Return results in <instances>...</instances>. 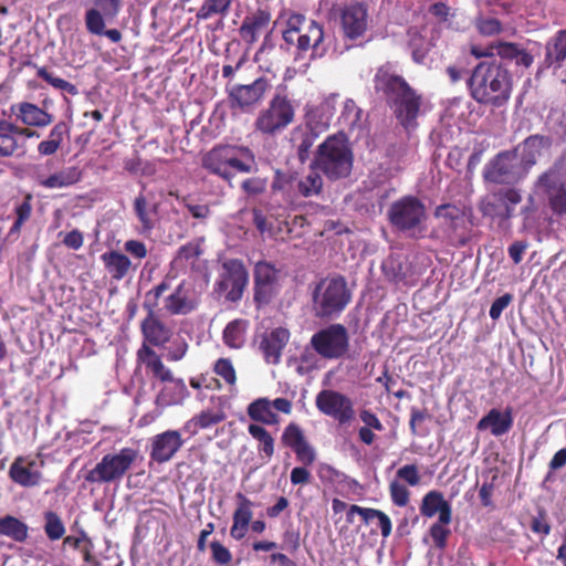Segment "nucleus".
<instances>
[{
    "label": "nucleus",
    "mask_w": 566,
    "mask_h": 566,
    "mask_svg": "<svg viewBox=\"0 0 566 566\" xmlns=\"http://www.w3.org/2000/svg\"><path fill=\"white\" fill-rule=\"evenodd\" d=\"M373 82L375 92L385 99L398 123L405 129L415 128L422 106V95L390 63L376 70Z\"/></svg>",
    "instance_id": "nucleus-1"
},
{
    "label": "nucleus",
    "mask_w": 566,
    "mask_h": 566,
    "mask_svg": "<svg viewBox=\"0 0 566 566\" xmlns=\"http://www.w3.org/2000/svg\"><path fill=\"white\" fill-rule=\"evenodd\" d=\"M470 96L480 105L501 108L511 99L514 75L496 59L479 62L467 80Z\"/></svg>",
    "instance_id": "nucleus-2"
},
{
    "label": "nucleus",
    "mask_w": 566,
    "mask_h": 566,
    "mask_svg": "<svg viewBox=\"0 0 566 566\" xmlns=\"http://www.w3.org/2000/svg\"><path fill=\"white\" fill-rule=\"evenodd\" d=\"M353 149L346 133L329 135L318 145L310 168L321 171L328 180L336 181L350 175Z\"/></svg>",
    "instance_id": "nucleus-3"
},
{
    "label": "nucleus",
    "mask_w": 566,
    "mask_h": 566,
    "mask_svg": "<svg viewBox=\"0 0 566 566\" xmlns=\"http://www.w3.org/2000/svg\"><path fill=\"white\" fill-rule=\"evenodd\" d=\"M352 300L347 281L343 275L322 279L312 293L313 314L319 319L338 317Z\"/></svg>",
    "instance_id": "nucleus-4"
},
{
    "label": "nucleus",
    "mask_w": 566,
    "mask_h": 566,
    "mask_svg": "<svg viewBox=\"0 0 566 566\" xmlns=\"http://www.w3.org/2000/svg\"><path fill=\"white\" fill-rule=\"evenodd\" d=\"M387 214L389 223L396 230L409 238L422 237L426 230L427 209L418 197H401L390 205Z\"/></svg>",
    "instance_id": "nucleus-5"
},
{
    "label": "nucleus",
    "mask_w": 566,
    "mask_h": 566,
    "mask_svg": "<svg viewBox=\"0 0 566 566\" xmlns=\"http://www.w3.org/2000/svg\"><path fill=\"white\" fill-rule=\"evenodd\" d=\"M535 187L545 198L554 216H566V160L564 157L557 158L538 176Z\"/></svg>",
    "instance_id": "nucleus-6"
},
{
    "label": "nucleus",
    "mask_w": 566,
    "mask_h": 566,
    "mask_svg": "<svg viewBox=\"0 0 566 566\" xmlns=\"http://www.w3.org/2000/svg\"><path fill=\"white\" fill-rule=\"evenodd\" d=\"M245 151L247 148L233 145L214 146L203 155L202 167L230 184L237 172L251 171V166L241 158Z\"/></svg>",
    "instance_id": "nucleus-7"
},
{
    "label": "nucleus",
    "mask_w": 566,
    "mask_h": 566,
    "mask_svg": "<svg viewBox=\"0 0 566 566\" xmlns=\"http://www.w3.org/2000/svg\"><path fill=\"white\" fill-rule=\"evenodd\" d=\"M310 347L326 360L349 359L350 335L340 323L329 324L316 331L310 339Z\"/></svg>",
    "instance_id": "nucleus-8"
},
{
    "label": "nucleus",
    "mask_w": 566,
    "mask_h": 566,
    "mask_svg": "<svg viewBox=\"0 0 566 566\" xmlns=\"http://www.w3.org/2000/svg\"><path fill=\"white\" fill-rule=\"evenodd\" d=\"M170 287L169 279L165 277L145 295L143 306L147 311V315L142 321L140 328L145 340L153 346L161 347L167 344L172 336V331L155 314L159 298L165 292L170 290Z\"/></svg>",
    "instance_id": "nucleus-9"
},
{
    "label": "nucleus",
    "mask_w": 566,
    "mask_h": 566,
    "mask_svg": "<svg viewBox=\"0 0 566 566\" xmlns=\"http://www.w3.org/2000/svg\"><path fill=\"white\" fill-rule=\"evenodd\" d=\"M295 118L293 101L286 94L276 93L269 102L266 108L262 109L254 122L255 132L276 136L290 126Z\"/></svg>",
    "instance_id": "nucleus-10"
},
{
    "label": "nucleus",
    "mask_w": 566,
    "mask_h": 566,
    "mask_svg": "<svg viewBox=\"0 0 566 566\" xmlns=\"http://www.w3.org/2000/svg\"><path fill=\"white\" fill-rule=\"evenodd\" d=\"M138 458V450L123 448L118 452L106 453L101 461L90 470L84 479L88 483H113L122 480Z\"/></svg>",
    "instance_id": "nucleus-11"
},
{
    "label": "nucleus",
    "mask_w": 566,
    "mask_h": 566,
    "mask_svg": "<svg viewBox=\"0 0 566 566\" xmlns=\"http://www.w3.org/2000/svg\"><path fill=\"white\" fill-rule=\"evenodd\" d=\"M527 175L518 161L517 149L505 150L493 157L483 168L485 182L514 185Z\"/></svg>",
    "instance_id": "nucleus-12"
},
{
    "label": "nucleus",
    "mask_w": 566,
    "mask_h": 566,
    "mask_svg": "<svg viewBox=\"0 0 566 566\" xmlns=\"http://www.w3.org/2000/svg\"><path fill=\"white\" fill-rule=\"evenodd\" d=\"M249 282V273L239 259H229L222 263V272L214 284V292L224 295L229 302L237 303L243 296Z\"/></svg>",
    "instance_id": "nucleus-13"
},
{
    "label": "nucleus",
    "mask_w": 566,
    "mask_h": 566,
    "mask_svg": "<svg viewBox=\"0 0 566 566\" xmlns=\"http://www.w3.org/2000/svg\"><path fill=\"white\" fill-rule=\"evenodd\" d=\"M317 410L338 424L349 423L355 418L353 400L345 394L334 389H323L315 397Z\"/></svg>",
    "instance_id": "nucleus-14"
},
{
    "label": "nucleus",
    "mask_w": 566,
    "mask_h": 566,
    "mask_svg": "<svg viewBox=\"0 0 566 566\" xmlns=\"http://www.w3.org/2000/svg\"><path fill=\"white\" fill-rule=\"evenodd\" d=\"M271 20L272 13L268 7L258 8L243 18L238 30L241 40L249 46L253 45L261 35H264L263 43L255 54V60L265 50L270 40L272 33L270 29Z\"/></svg>",
    "instance_id": "nucleus-15"
},
{
    "label": "nucleus",
    "mask_w": 566,
    "mask_h": 566,
    "mask_svg": "<svg viewBox=\"0 0 566 566\" xmlns=\"http://www.w3.org/2000/svg\"><path fill=\"white\" fill-rule=\"evenodd\" d=\"M270 87L265 76L258 77L251 84H227L230 107L248 112L262 102Z\"/></svg>",
    "instance_id": "nucleus-16"
},
{
    "label": "nucleus",
    "mask_w": 566,
    "mask_h": 566,
    "mask_svg": "<svg viewBox=\"0 0 566 566\" xmlns=\"http://www.w3.org/2000/svg\"><path fill=\"white\" fill-rule=\"evenodd\" d=\"M279 270L266 261H259L253 270V301L256 307L272 302L279 293Z\"/></svg>",
    "instance_id": "nucleus-17"
},
{
    "label": "nucleus",
    "mask_w": 566,
    "mask_h": 566,
    "mask_svg": "<svg viewBox=\"0 0 566 566\" xmlns=\"http://www.w3.org/2000/svg\"><path fill=\"white\" fill-rule=\"evenodd\" d=\"M369 24L368 8L365 2L356 1L340 11V27L344 38L350 41L363 38Z\"/></svg>",
    "instance_id": "nucleus-18"
},
{
    "label": "nucleus",
    "mask_w": 566,
    "mask_h": 566,
    "mask_svg": "<svg viewBox=\"0 0 566 566\" xmlns=\"http://www.w3.org/2000/svg\"><path fill=\"white\" fill-rule=\"evenodd\" d=\"M184 444L185 440L179 430H166L151 437L149 457L156 463H166L180 451Z\"/></svg>",
    "instance_id": "nucleus-19"
},
{
    "label": "nucleus",
    "mask_w": 566,
    "mask_h": 566,
    "mask_svg": "<svg viewBox=\"0 0 566 566\" xmlns=\"http://www.w3.org/2000/svg\"><path fill=\"white\" fill-rule=\"evenodd\" d=\"M198 306L199 297L191 284L185 280L164 300V310L171 316L188 315L196 311Z\"/></svg>",
    "instance_id": "nucleus-20"
},
{
    "label": "nucleus",
    "mask_w": 566,
    "mask_h": 566,
    "mask_svg": "<svg viewBox=\"0 0 566 566\" xmlns=\"http://www.w3.org/2000/svg\"><path fill=\"white\" fill-rule=\"evenodd\" d=\"M281 442L295 453L296 460L303 465H312L315 462V449L310 444L302 428L297 423L290 422L284 428Z\"/></svg>",
    "instance_id": "nucleus-21"
},
{
    "label": "nucleus",
    "mask_w": 566,
    "mask_h": 566,
    "mask_svg": "<svg viewBox=\"0 0 566 566\" xmlns=\"http://www.w3.org/2000/svg\"><path fill=\"white\" fill-rule=\"evenodd\" d=\"M334 104L335 97L331 96L325 98L318 105H306L304 109L305 112L303 116V123L301 125L321 136L328 129L331 125L335 109Z\"/></svg>",
    "instance_id": "nucleus-22"
},
{
    "label": "nucleus",
    "mask_w": 566,
    "mask_h": 566,
    "mask_svg": "<svg viewBox=\"0 0 566 566\" xmlns=\"http://www.w3.org/2000/svg\"><path fill=\"white\" fill-rule=\"evenodd\" d=\"M36 461L30 457L19 455L10 465L9 478L23 488H33L40 484L42 472L35 469Z\"/></svg>",
    "instance_id": "nucleus-23"
},
{
    "label": "nucleus",
    "mask_w": 566,
    "mask_h": 566,
    "mask_svg": "<svg viewBox=\"0 0 566 566\" xmlns=\"http://www.w3.org/2000/svg\"><path fill=\"white\" fill-rule=\"evenodd\" d=\"M237 506L232 514V525L230 527V536L235 541L243 539L249 531L250 523L253 517V502L242 492H237Z\"/></svg>",
    "instance_id": "nucleus-24"
},
{
    "label": "nucleus",
    "mask_w": 566,
    "mask_h": 566,
    "mask_svg": "<svg viewBox=\"0 0 566 566\" xmlns=\"http://www.w3.org/2000/svg\"><path fill=\"white\" fill-rule=\"evenodd\" d=\"M290 340V332L284 327H276L263 335L260 349L268 364L277 365L281 361L282 352Z\"/></svg>",
    "instance_id": "nucleus-25"
},
{
    "label": "nucleus",
    "mask_w": 566,
    "mask_h": 566,
    "mask_svg": "<svg viewBox=\"0 0 566 566\" xmlns=\"http://www.w3.org/2000/svg\"><path fill=\"white\" fill-rule=\"evenodd\" d=\"M11 112L24 126L43 128L52 124V114L30 102H21L11 105Z\"/></svg>",
    "instance_id": "nucleus-26"
},
{
    "label": "nucleus",
    "mask_w": 566,
    "mask_h": 566,
    "mask_svg": "<svg viewBox=\"0 0 566 566\" xmlns=\"http://www.w3.org/2000/svg\"><path fill=\"white\" fill-rule=\"evenodd\" d=\"M419 510L423 517L432 518L438 514V520L441 523H451L452 521V506L440 491L432 490L426 493Z\"/></svg>",
    "instance_id": "nucleus-27"
},
{
    "label": "nucleus",
    "mask_w": 566,
    "mask_h": 566,
    "mask_svg": "<svg viewBox=\"0 0 566 566\" xmlns=\"http://www.w3.org/2000/svg\"><path fill=\"white\" fill-rule=\"evenodd\" d=\"M553 140L549 136L534 134L526 137L516 149H522L521 159L518 161L526 169L528 174L530 169L536 165L537 158L542 155L543 150H549L552 148Z\"/></svg>",
    "instance_id": "nucleus-28"
},
{
    "label": "nucleus",
    "mask_w": 566,
    "mask_h": 566,
    "mask_svg": "<svg viewBox=\"0 0 566 566\" xmlns=\"http://www.w3.org/2000/svg\"><path fill=\"white\" fill-rule=\"evenodd\" d=\"M513 427V412L512 408L507 407L504 411L492 408L485 416H483L476 424L479 431L490 430L494 437H500L507 433Z\"/></svg>",
    "instance_id": "nucleus-29"
},
{
    "label": "nucleus",
    "mask_w": 566,
    "mask_h": 566,
    "mask_svg": "<svg viewBox=\"0 0 566 566\" xmlns=\"http://www.w3.org/2000/svg\"><path fill=\"white\" fill-rule=\"evenodd\" d=\"M137 360L145 366L147 373L159 381L169 382L174 380L171 370L164 365L160 356L147 344L144 343L138 349Z\"/></svg>",
    "instance_id": "nucleus-30"
},
{
    "label": "nucleus",
    "mask_w": 566,
    "mask_h": 566,
    "mask_svg": "<svg viewBox=\"0 0 566 566\" xmlns=\"http://www.w3.org/2000/svg\"><path fill=\"white\" fill-rule=\"evenodd\" d=\"M492 51L500 57L499 61H515L517 66L525 69H528L534 62L533 55L514 42L494 41Z\"/></svg>",
    "instance_id": "nucleus-31"
},
{
    "label": "nucleus",
    "mask_w": 566,
    "mask_h": 566,
    "mask_svg": "<svg viewBox=\"0 0 566 566\" xmlns=\"http://www.w3.org/2000/svg\"><path fill=\"white\" fill-rule=\"evenodd\" d=\"M324 40L323 25L314 20L308 21L303 31L300 32L296 39V46L300 52L313 50V55H323L325 49L322 48Z\"/></svg>",
    "instance_id": "nucleus-32"
},
{
    "label": "nucleus",
    "mask_w": 566,
    "mask_h": 566,
    "mask_svg": "<svg viewBox=\"0 0 566 566\" xmlns=\"http://www.w3.org/2000/svg\"><path fill=\"white\" fill-rule=\"evenodd\" d=\"M566 60V29L558 30L545 45L543 67L560 69Z\"/></svg>",
    "instance_id": "nucleus-33"
},
{
    "label": "nucleus",
    "mask_w": 566,
    "mask_h": 566,
    "mask_svg": "<svg viewBox=\"0 0 566 566\" xmlns=\"http://www.w3.org/2000/svg\"><path fill=\"white\" fill-rule=\"evenodd\" d=\"M319 135L311 132L301 124L291 132L290 142L301 164H305L311 156V150Z\"/></svg>",
    "instance_id": "nucleus-34"
},
{
    "label": "nucleus",
    "mask_w": 566,
    "mask_h": 566,
    "mask_svg": "<svg viewBox=\"0 0 566 566\" xmlns=\"http://www.w3.org/2000/svg\"><path fill=\"white\" fill-rule=\"evenodd\" d=\"M123 8V0H94V7L86 10L84 15L85 24L95 23V17L99 15L103 21H113L117 18Z\"/></svg>",
    "instance_id": "nucleus-35"
},
{
    "label": "nucleus",
    "mask_w": 566,
    "mask_h": 566,
    "mask_svg": "<svg viewBox=\"0 0 566 566\" xmlns=\"http://www.w3.org/2000/svg\"><path fill=\"white\" fill-rule=\"evenodd\" d=\"M106 271L115 281L123 280L132 270V261L129 258L118 251H108L101 255Z\"/></svg>",
    "instance_id": "nucleus-36"
},
{
    "label": "nucleus",
    "mask_w": 566,
    "mask_h": 566,
    "mask_svg": "<svg viewBox=\"0 0 566 566\" xmlns=\"http://www.w3.org/2000/svg\"><path fill=\"white\" fill-rule=\"evenodd\" d=\"M82 172L77 167H66L49 177H39L38 184L46 189L66 188L81 180Z\"/></svg>",
    "instance_id": "nucleus-37"
},
{
    "label": "nucleus",
    "mask_w": 566,
    "mask_h": 566,
    "mask_svg": "<svg viewBox=\"0 0 566 566\" xmlns=\"http://www.w3.org/2000/svg\"><path fill=\"white\" fill-rule=\"evenodd\" d=\"M248 416L256 422L274 426L280 422L279 416L273 411L271 400L258 398L248 406Z\"/></svg>",
    "instance_id": "nucleus-38"
},
{
    "label": "nucleus",
    "mask_w": 566,
    "mask_h": 566,
    "mask_svg": "<svg viewBox=\"0 0 566 566\" xmlns=\"http://www.w3.org/2000/svg\"><path fill=\"white\" fill-rule=\"evenodd\" d=\"M248 432L259 442L258 451L261 459L269 462L275 452L274 438L264 427L256 423L249 424Z\"/></svg>",
    "instance_id": "nucleus-39"
},
{
    "label": "nucleus",
    "mask_w": 566,
    "mask_h": 566,
    "mask_svg": "<svg viewBox=\"0 0 566 566\" xmlns=\"http://www.w3.org/2000/svg\"><path fill=\"white\" fill-rule=\"evenodd\" d=\"M0 535L10 537L18 543H23L29 536V527L18 517L6 515L0 517Z\"/></svg>",
    "instance_id": "nucleus-40"
},
{
    "label": "nucleus",
    "mask_w": 566,
    "mask_h": 566,
    "mask_svg": "<svg viewBox=\"0 0 566 566\" xmlns=\"http://www.w3.org/2000/svg\"><path fill=\"white\" fill-rule=\"evenodd\" d=\"M133 206L135 214L140 222L143 230L145 232L151 231L155 227L153 216L157 214L158 205L155 203L150 207L147 197L140 192L135 198Z\"/></svg>",
    "instance_id": "nucleus-41"
},
{
    "label": "nucleus",
    "mask_w": 566,
    "mask_h": 566,
    "mask_svg": "<svg viewBox=\"0 0 566 566\" xmlns=\"http://www.w3.org/2000/svg\"><path fill=\"white\" fill-rule=\"evenodd\" d=\"M248 326L249 322L242 318L228 323L222 335L224 344L231 348H241L245 342Z\"/></svg>",
    "instance_id": "nucleus-42"
},
{
    "label": "nucleus",
    "mask_w": 566,
    "mask_h": 566,
    "mask_svg": "<svg viewBox=\"0 0 566 566\" xmlns=\"http://www.w3.org/2000/svg\"><path fill=\"white\" fill-rule=\"evenodd\" d=\"M11 122L2 120L0 125V158H9L18 154L23 145L14 137Z\"/></svg>",
    "instance_id": "nucleus-43"
},
{
    "label": "nucleus",
    "mask_w": 566,
    "mask_h": 566,
    "mask_svg": "<svg viewBox=\"0 0 566 566\" xmlns=\"http://www.w3.org/2000/svg\"><path fill=\"white\" fill-rule=\"evenodd\" d=\"M363 109L353 98H347L343 104V109L338 118L339 123L349 132L361 126Z\"/></svg>",
    "instance_id": "nucleus-44"
},
{
    "label": "nucleus",
    "mask_w": 566,
    "mask_h": 566,
    "mask_svg": "<svg viewBox=\"0 0 566 566\" xmlns=\"http://www.w3.org/2000/svg\"><path fill=\"white\" fill-rule=\"evenodd\" d=\"M64 545H69L74 549H80L83 559L86 563L95 562V557L93 555L94 543L92 538L87 535V533L83 530L80 531L78 536L69 535L63 539Z\"/></svg>",
    "instance_id": "nucleus-45"
},
{
    "label": "nucleus",
    "mask_w": 566,
    "mask_h": 566,
    "mask_svg": "<svg viewBox=\"0 0 566 566\" xmlns=\"http://www.w3.org/2000/svg\"><path fill=\"white\" fill-rule=\"evenodd\" d=\"M319 172L311 168L308 175L297 181V191L302 197L308 198L318 196L322 192L323 178Z\"/></svg>",
    "instance_id": "nucleus-46"
},
{
    "label": "nucleus",
    "mask_w": 566,
    "mask_h": 566,
    "mask_svg": "<svg viewBox=\"0 0 566 566\" xmlns=\"http://www.w3.org/2000/svg\"><path fill=\"white\" fill-rule=\"evenodd\" d=\"M353 511H358V515L361 516L364 522L367 524L371 520L377 518L381 536L387 538L390 536L392 531V524L390 517L382 511L378 509H354Z\"/></svg>",
    "instance_id": "nucleus-47"
},
{
    "label": "nucleus",
    "mask_w": 566,
    "mask_h": 566,
    "mask_svg": "<svg viewBox=\"0 0 566 566\" xmlns=\"http://www.w3.org/2000/svg\"><path fill=\"white\" fill-rule=\"evenodd\" d=\"M44 517V533L50 541H59L65 535V526L56 512L46 511L43 514Z\"/></svg>",
    "instance_id": "nucleus-48"
},
{
    "label": "nucleus",
    "mask_w": 566,
    "mask_h": 566,
    "mask_svg": "<svg viewBox=\"0 0 566 566\" xmlns=\"http://www.w3.org/2000/svg\"><path fill=\"white\" fill-rule=\"evenodd\" d=\"M381 272L390 283L399 284L406 280L403 263L391 255L384 260L381 264Z\"/></svg>",
    "instance_id": "nucleus-49"
},
{
    "label": "nucleus",
    "mask_w": 566,
    "mask_h": 566,
    "mask_svg": "<svg viewBox=\"0 0 566 566\" xmlns=\"http://www.w3.org/2000/svg\"><path fill=\"white\" fill-rule=\"evenodd\" d=\"M231 6V0H203L196 18L198 20H208L213 15H224Z\"/></svg>",
    "instance_id": "nucleus-50"
},
{
    "label": "nucleus",
    "mask_w": 566,
    "mask_h": 566,
    "mask_svg": "<svg viewBox=\"0 0 566 566\" xmlns=\"http://www.w3.org/2000/svg\"><path fill=\"white\" fill-rule=\"evenodd\" d=\"M36 76L45 81L52 87L60 90L62 92H66L72 96L78 93L77 87L74 84L61 77L54 76L53 73L49 72L44 66L39 67L36 70Z\"/></svg>",
    "instance_id": "nucleus-51"
},
{
    "label": "nucleus",
    "mask_w": 566,
    "mask_h": 566,
    "mask_svg": "<svg viewBox=\"0 0 566 566\" xmlns=\"http://www.w3.org/2000/svg\"><path fill=\"white\" fill-rule=\"evenodd\" d=\"M95 18V23L85 24L86 31L90 34L97 36H106L113 43H118L122 41L123 35L119 30L106 29L107 21H103L102 19H99V17L97 18V15Z\"/></svg>",
    "instance_id": "nucleus-52"
},
{
    "label": "nucleus",
    "mask_w": 566,
    "mask_h": 566,
    "mask_svg": "<svg viewBox=\"0 0 566 566\" xmlns=\"http://www.w3.org/2000/svg\"><path fill=\"white\" fill-rule=\"evenodd\" d=\"M32 195L28 193L23 201L18 205L14 209L17 219L13 222L10 234L19 233L21 231V228L25 221H28L32 213Z\"/></svg>",
    "instance_id": "nucleus-53"
},
{
    "label": "nucleus",
    "mask_w": 566,
    "mask_h": 566,
    "mask_svg": "<svg viewBox=\"0 0 566 566\" xmlns=\"http://www.w3.org/2000/svg\"><path fill=\"white\" fill-rule=\"evenodd\" d=\"M437 218L443 219L446 224L452 229H457L459 222L463 221V213L453 205H440L434 211Z\"/></svg>",
    "instance_id": "nucleus-54"
},
{
    "label": "nucleus",
    "mask_w": 566,
    "mask_h": 566,
    "mask_svg": "<svg viewBox=\"0 0 566 566\" xmlns=\"http://www.w3.org/2000/svg\"><path fill=\"white\" fill-rule=\"evenodd\" d=\"M201 254L202 249L200 247V242L191 241L178 249L176 262H185L193 268Z\"/></svg>",
    "instance_id": "nucleus-55"
},
{
    "label": "nucleus",
    "mask_w": 566,
    "mask_h": 566,
    "mask_svg": "<svg viewBox=\"0 0 566 566\" xmlns=\"http://www.w3.org/2000/svg\"><path fill=\"white\" fill-rule=\"evenodd\" d=\"M450 523L434 522L429 528V535L432 538L434 547L443 551L448 545V538L451 535Z\"/></svg>",
    "instance_id": "nucleus-56"
},
{
    "label": "nucleus",
    "mask_w": 566,
    "mask_h": 566,
    "mask_svg": "<svg viewBox=\"0 0 566 566\" xmlns=\"http://www.w3.org/2000/svg\"><path fill=\"white\" fill-rule=\"evenodd\" d=\"M494 196L505 206V218H511L514 213V207L522 201V196L515 188L499 190Z\"/></svg>",
    "instance_id": "nucleus-57"
},
{
    "label": "nucleus",
    "mask_w": 566,
    "mask_h": 566,
    "mask_svg": "<svg viewBox=\"0 0 566 566\" xmlns=\"http://www.w3.org/2000/svg\"><path fill=\"white\" fill-rule=\"evenodd\" d=\"M317 354L312 348H305L297 358L296 371L304 376L318 369Z\"/></svg>",
    "instance_id": "nucleus-58"
},
{
    "label": "nucleus",
    "mask_w": 566,
    "mask_h": 566,
    "mask_svg": "<svg viewBox=\"0 0 566 566\" xmlns=\"http://www.w3.org/2000/svg\"><path fill=\"white\" fill-rule=\"evenodd\" d=\"M530 528L533 533L544 537L551 534L552 526L548 521V514L543 506L537 507L536 515L531 518Z\"/></svg>",
    "instance_id": "nucleus-59"
},
{
    "label": "nucleus",
    "mask_w": 566,
    "mask_h": 566,
    "mask_svg": "<svg viewBox=\"0 0 566 566\" xmlns=\"http://www.w3.org/2000/svg\"><path fill=\"white\" fill-rule=\"evenodd\" d=\"M213 373L223 378L229 386H234L237 382V373L229 358H219L213 365Z\"/></svg>",
    "instance_id": "nucleus-60"
},
{
    "label": "nucleus",
    "mask_w": 566,
    "mask_h": 566,
    "mask_svg": "<svg viewBox=\"0 0 566 566\" xmlns=\"http://www.w3.org/2000/svg\"><path fill=\"white\" fill-rule=\"evenodd\" d=\"M475 28L483 36L497 35L503 31L501 21L495 18H478L475 20Z\"/></svg>",
    "instance_id": "nucleus-61"
},
{
    "label": "nucleus",
    "mask_w": 566,
    "mask_h": 566,
    "mask_svg": "<svg viewBox=\"0 0 566 566\" xmlns=\"http://www.w3.org/2000/svg\"><path fill=\"white\" fill-rule=\"evenodd\" d=\"M389 494L391 502L399 507L406 506L410 501V491L398 481H391L389 484Z\"/></svg>",
    "instance_id": "nucleus-62"
},
{
    "label": "nucleus",
    "mask_w": 566,
    "mask_h": 566,
    "mask_svg": "<svg viewBox=\"0 0 566 566\" xmlns=\"http://www.w3.org/2000/svg\"><path fill=\"white\" fill-rule=\"evenodd\" d=\"M211 559L217 565H228L232 560V554L222 543L219 541H212L210 543Z\"/></svg>",
    "instance_id": "nucleus-63"
},
{
    "label": "nucleus",
    "mask_w": 566,
    "mask_h": 566,
    "mask_svg": "<svg viewBox=\"0 0 566 566\" xmlns=\"http://www.w3.org/2000/svg\"><path fill=\"white\" fill-rule=\"evenodd\" d=\"M200 429H207L222 422L226 418L222 411L203 410L195 416Z\"/></svg>",
    "instance_id": "nucleus-64"
}]
</instances>
